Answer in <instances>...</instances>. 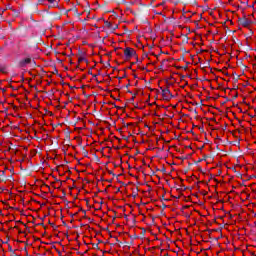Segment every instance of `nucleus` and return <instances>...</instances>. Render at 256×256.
Here are the masks:
<instances>
[{"instance_id": "nucleus-1", "label": "nucleus", "mask_w": 256, "mask_h": 256, "mask_svg": "<svg viewBox=\"0 0 256 256\" xmlns=\"http://www.w3.org/2000/svg\"><path fill=\"white\" fill-rule=\"evenodd\" d=\"M137 55V52H135V49L127 47L124 49V57L126 59H132V57H135Z\"/></svg>"}, {"instance_id": "nucleus-2", "label": "nucleus", "mask_w": 256, "mask_h": 256, "mask_svg": "<svg viewBox=\"0 0 256 256\" xmlns=\"http://www.w3.org/2000/svg\"><path fill=\"white\" fill-rule=\"evenodd\" d=\"M162 97L166 101H169V99H171V97H172L171 91L168 88L162 89Z\"/></svg>"}, {"instance_id": "nucleus-3", "label": "nucleus", "mask_w": 256, "mask_h": 256, "mask_svg": "<svg viewBox=\"0 0 256 256\" xmlns=\"http://www.w3.org/2000/svg\"><path fill=\"white\" fill-rule=\"evenodd\" d=\"M31 63V58H24L19 62L20 67H27Z\"/></svg>"}, {"instance_id": "nucleus-4", "label": "nucleus", "mask_w": 256, "mask_h": 256, "mask_svg": "<svg viewBox=\"0 0 256 256\" xmlns=\"http://www.w3.org/2000/svg\"><path fill=\"white\" fill-rule=\"evenodd\" d=\"M49 1V3H54L55 2V0H48Z\"/></svg>"}]
</instances>
